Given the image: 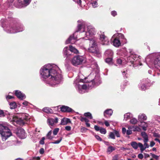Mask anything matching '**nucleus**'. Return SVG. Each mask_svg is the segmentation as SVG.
I'll return each mask as SVG.
<instances>
[{
  "label": "nucleus",
  "mask_w": 160,
  "mask_h": 160,
  "mask_svg": "<svg viewBox=\"0 0 160 160\" xmlns=\"http://www.w3.org/2000/svg\"><path fill=\"white\" fill-rule=\"evenodd\" d=\"M61 71L59 67L53 64L48 63L42 67L39 70L41 80L49 86L54 87L62 81Z\"/></svg>",
  "instance_id": "1"
},
{
  "label": "nucleus",
  "mask_w": 160,
  "mask_h": 160,
  "mask_svg": "<svg viewBox=\"0 0 160 160\" xmlns=\"http://www.w3.org/2000/svg\"><path fill=\"white\" fill-rule=\"evenodd\" d=\"M78 24L77 26V30L73 34L71 35L66 41V44L74 43L77 40L78 32L80 33L81 35L83 37L82 39L87 38L86 40H90L92 38H90L94 35L96 33V31L95 28L91 26L87 27L85 22L80 20L78 21Z\"/></svg>",
  "instance_id": "2"
},
{
  "label": "nucleus",
  "mask_w": 160,
  "mask_h": 160,
  "mask_svg": "<svg viewBox=\"0 0 160 160\" xmlns=\"http://www.w3.org/2000/svg\"><path fill=\"white\" fill-rule=\"evenodd\" d=\"M6 115H9L8 116V118H10L11 121L15 122L20 125H24L25 123H27L29 120L30 117L29 115L26 113L17 114L13 115L8 112H4L2 110H0V117L5 116Z\"/></svg>",
  "instance_id": "3"
},
{
  "label": "nucleus",
  "mask_w": 160,
  "mask_h": 160,
  "mask_svg": "<svg viewBox=\"0 0 160 160\" xmlns=\"http://www.w3.org/2000/svg\"><path fill=\"white\" fill-rule=\"evenodd\" d=\"M0 23L4 31L8 33H18L24 30V27L22 24L14 22L7 23L6 20L4 19L1 20Z\"/></svg>",
  "instance_id": "4"
},
{
  "label": "nucleus",
  "mask_w": 160,
  "mask_h": 160,
  "mask_svg": "<svg viewBox=\"0 0 160 160\" xmlns=\"http://www.w3.org/2000/svg\"><path fill=\"white\" fill-rule=\"evenodd\" d=\"M82 75L80 74L76 78V81L74 83L75 87L78 92L80 93H83L90 88L93 87L90 85L89 81L86 80V78H83Z\"/></svg>",
  "instance_id": "5"
},
{
  "label": "nucleus",
  "mask_w": 160,
  "mask_h": 160,
  "mask_svg": "<svg viewBox=\"0 0 160 160\" xmlns=\"http://www.w3.org/2000/svg\"><path fill=\"white\" fill-rule=\"evenodd\" d=\"M122 49L123 54L126 57L128 62H130L134 65H142V63L140 62V56L135 54L131 49L127 50L126 48H124Z\"/></svg>",
  "instance_id": "6"
},
{
  "label": "nucleus",
  "mask_w": 160,
  "mask_h": 160,
  "mask_svg": "<svg viewBox=\"0 0 160 160\" xmlns=\"http://www.w3.org/2000/svg\"><path fill=\"white\" fill-rule=\"evenodd\" d=\"M146 63L153 65L160 72V53H153L147 56L145 59Z\"/></svg>",
  "instance_id": "7"
},
{
  "label": "nucleus",
  "mask_w": 160,
  "mask_h": 160,
  "mask_svg": "<svg viewBox=\"0 0 160 160\" xmlns=\"http://www.w3.org/2000/svg\"><path fill=\"white\" fill-rule=\"evenodd\" d=\"M111 41L114 46L119 47L122 43L123 44L126 43V39L122 34L117 33L115 34L112 36L111 39Z\"/></svg>",
  "instance_id": "8"
},
{
  "label": "nucleus",
  "mask_w": 160,
  "mask_h": 160,
  "mask_svg": "<svg viewBox=\"0 0 160 160\" xmlns=\"http://www.w3.org/2000/svg\"><path fill=\"white\" fill-rule=\"evenodd\" d=\"M90 41V44L88 50L89 52H92L98 57L101 56L100 51L96 41L94 39H92Z\"/></svg>",
  "instance_id": "9"
},
{
  "label": "nucleus",
  "mask_w": 160,
  "mask_h": 160,
  "mask_svg": "<svg viewBox=\"0 0 160 160\" xmlns=\"http://www.w3.org/2000/svg\"><path fill=\"white\" fill-rule=\"evenodd\" d=\"M150 80L148 78H145L141 80L138 87L141 90L145 91L148 89L151 85Z\"/></svg>",
  "instance_id": "10"
},
{
  "label": "nucleus",
  "mask_w": 160,
  "mask_h": 160,
  "mask_svg": "<svg viewBox=\"0 0 160 160\" xmlns=\"http://www.w3.org/2000/svg\"><path fill=\"white\" fill-rule=\"evenodd\" d=\"M85 61L84 58L80 56H76L74 57L71 60L72 64L75 66L80 65Z\"/></svg>",
  "instance_id": "11"
},
{
  "label": "nucleus",
  "mask_w": 160,
  "mask_h": 160,
  "mask_svg": "<svg viewBox=\"0 0 160 160\" xmlns=\"http://www.w3.org/2000/svg\"><path fill=\"white\" fill-rule=\"evenodd\" d=\"M73 52L75 53H78V51L72 45L69 46V49L68 47H66L64 48L63 50V54L66 57H68L71 54L69 52Z\"/></svg>",
  "instance_id": "12"
},
{
  "label": "nucleus",
  "mask_w": 160,
  "mask_h": 160,
  "mask_svg": "<svg viewBox=\"0 0 160 160\" xmlns=\"http://www.w3.org/2000/svg\"><path fill=\"white\" fill-rule=\"evenodd\" d=\"M32 0H18L17 2L14 3V6L17 8H21L28 5Z\"/></svg>",
  "instance_id": "13"
},
{
  "label": "nucleus",
  "mask_w": 160,
  "mask_h": 160,
  "mask_svg": "<svg viewBox=\"0 0 160 160\" xmlns=\"http://www.w3.org/2000/svg\"><path fill=\"white\" fill-rule=\"evenodd\" d=\"M0 134L1 139L3 141H5L8 138L12 135V133L10 130L8 128L5 129Z\"/></svg>",
  "instance_id": "14"
},
{
  "label": "nucleus",
  "mask_w": 160,
  "mask_h": 160,
  "mask_svg": "<svg viewBox=\"0 0 160 160\" xmlns=\"http://www.w3.org/2000/svg\"><path fill=\"white\" fill-rule=\"evenodd\" d=\"M90 85L93 87L97 86L99 85L101 83V79L100 76L97 74L95 76L94 79L89 81Z\"/></svg>",
  "instance_id": "15"
},
{
  "label": "nucleus",
  "mask_w": 160,
  "mask_h": 160,
  "mask_svg": "<svg viewBox=\"0 0 160 160\" xmlns=\"http://www.w3.org/2000/svg\"><path fill=\"white\" fill-rule=\"evenodd\" d=\"M99 39L102 45H108L109 43L108 38L105 36L103 32L100 35Z\"/></svg>",
  "instance_id": "16"
},
{
  "label": "nucleus",
  "mask_w": 160,
  "mask_h": 160,
  "mask_svg": "<svg viewBox=\"0 0 160 160\" xmlns=\"http://www.w3.org/2000/svg\"><path fill=\"white\" fill-rule=\"evenodd\" d=\"M14 94L17 97L21 100H23L26 98L25 94L21 91L18 90H16L14 91Z\"/></svg>",
  "instance_id": "17"
},
{
  "label": "nucleus",
  "mask_w": 160,
  "mask_h": 160,
  "mask_svg": "<svg viewBox=\"0 0 160 160\" xmlns=\"http://www.w3.org/2000/svg\"><path fill=\"white\" fill-rule=\"evenodd\" d=\"M148 141V140H143V145L142 143L139 142V147L141 152H142L146 149L149 148V145L147 143Z\"/></svg>",
  "instance_id": "18"
},
{
  "label": "nucleus",
  "mask_w": 160,
  "mask_h": 160,
  "mask_svg": "<svg viewBox=\"0 0 160 160\" xmlns=\"http://www.w3.org/2000/svg\"><path fill=\"white\" fill-rule=\"evenodd\" d=\"M60 110L63 112H73L74 110L71 108L67 106L62 105L60 107Z\"/></svg>",
  "instance_id": "19"
},
{
  "label": "nucleus",
  "mask_w": 160,
  "mask_h": 160,
  "mask_svg": "<svg viewBox=\"0 0 160 160\" xmlns=\"http://www.w3.org/2000/svg\"><path fill=\"white\" fill-rule=\"evenodd\" d=\"M17 135L20 138L22 139H24L26 137V134L25 133L24 130L22 128L18 130Z\"/></svg>",
  "instance_id": "20"
},
{
  "label": "nucleus",
  "mask_w": 160,
  "mask_h": 160,
  "mask_svg": "<svg viewBox=\"0 0 160 160\" xmlns=\"http://www.w3.org/2000/svg\"><path fill=\"white\" fill-rule=\"evenodd\" d=\"M89 60L91 63V67L93 69H98V66L95 60L91 58Z\"/></svg>",
  "instance_id": "21"
},
{
  "label": "nucleus",
  "mask_w": 160,
  "mask_h": 160,
  "mask_svg": "<svg viewBox=\"0 0 160 160\" xmlns=\"http://www.w3.org/2000/svg\"><path fill=\"white\" fill-rule=\"evenodd\" d=\"M58 118L56 117L54 119L49 118L47 120V123L49 126H52L54 123L58 122Z\"/></svg>",
  "instance_id": "22"
},
{
  "label": "nucleus",
  "mask_w": 160,
  "mask_h": 160,
  "mask_svg": "<svg viewBox=\"0 0 160 160\" xmlns=\"http://www.w3.org/2000/svg\"><path fill=\"white\" fill-rule=\"evenodd\" d=\"M113 113V111L111 109H108L105 110L103 113L104 116L106 118L110 117Z\"/></svg>",
  "instance_id": "23"
},
{
  "label": "nucleus",
  "mask_w": 160,
  "mask_h": 160,
  "mask_svg": "<svg viewBox=\"0 0 160 160\" xmlns=\"http://www.w3.org/2000/svg\"><path fill=\"white\" fill-rule=\"evenodd\" d=\"M13 140L7 142V144L8 146H12L17 145V138L14 137H13Z\"/></svg>",
  "instance_id": "24"
},
{
  "label": "nucleus",
  "mask_w": 160,
  "mask_h": 160,
  "mask_svg": "<svg viewBox=\"0 0 160 160\" xmlns=\"http://www.w3.org/2000/svg\"><path fill=\"white\" fill-rule=\"evenodd\" d=\"M71 122L69 119L64 118L61 120L60 124L62 125H66L68 123H70Z\"/></svg>",
  "instance_id": "25"
},
{
  "label": "nucleus",
  "mask_w": 160,
  "mask_h": 160,
  "mask_svg": "<svg viewBox=\"0 0 160 160\" xmlns=\"http://www.w3.org/2000/svg\"><path fill=\"white\" fill-rule=\"evenodd\" d=\"M124 120L127 121L129 119H131L133 117L132 115L130 113H127L124 115Z\"/></svg>",
  "instance_id": "26"
},
{
  "label": "nucleus",
  "mask_w": 160,
  "mask_h": 160,
  "mask_svg": "<svg viewBox=\"0 0 160 160\" xmlns=\"http://www.w3.org/2000/svg\"><path fill=\"white\" fill-rule=\"evenodd\" d=\"M147 117L144 113L140 114L138 116V119L139 121H145L146 120Z\"/></svg>",
  "instance_id": "27"
},
{
  "label": "nucleus",
  "mask_w": 160,
  "mask_h": 160,
  "mask_svg": "<svg viewBox=\"0 0 160 160\" xmlns=\"http://www.w3.org/2000/svg\"><path fill=\"white\" fill-rule=\"evenodd\" d=\"M105 55L106 57H112L113 55V52L112 50L110 49L107 50L105 52Z\"/></svg>",
  "instance_id": "28"
},
{
  "label": "nucleus",
  "mask_w": 160,
  "mask_h": 160,
  "mask_svg": "<svg viewBox=\"0 0 160 160\" xmlns=\"http://www.w3.org/2000/svg\"><path fill=\"white\" fill-rule=\"evenodd\" d=\"M42 110L44 112L47 113H52L53 111L50 108L48 107H45L42 109Z\"/></svg>",
  "instance_id": "29"
},
{
  "label": "nucleus",
  "mask_w": 160,
  "mask_h": 160,
  "mask_svg": "<svg viewBox=\"0 0 160 160\" xmlns=\"http://www.w3.org/2000/svg\"><path fill=\"white\" fill-rule=\"evenodd\" d=\"M148 123L147 122H141V126L142 128V129L144 131L147 130V128L148 126Z\"/></svg>",
  "instance_id": "30"
},
{
  "label": "nucleus",
  "mask_w": 160,
  "mask_h": 160,
  "mask_svg": "<svg viewBox=\"0 0 160 160\" xmlns=\"http://www.w3.org/2000/svg\"><path fill=\"white\" fill-rule=\"evenodd\" d=\"M131 145L134 149H136L139 147V143H137L135 142H132L131 143Z\"/></svg>",
  "instance_id": "31"
},
{
  "label": "nucleus",
  "mask_w": 160,
  "mask_h": 160,
  "mask_svg": "<svg viewBox=\"0 0 160 160\" xmlns=\"http://www.w3.org/2000/svg\"><path fill=\"white\" fill-rule=\"evenodd\" d=\"M105 62L107 63L110 65H112L113 64L112 58V57L107 58L105 60Z\"/></svg>",
  "instance_id": "32"
},
{
  "label": "nucleus",
  "mask_w": 160,
  "mask_h": 160,
  "mask_svg": "<svg viewBox=\"0 0 160 160\" xmlns=\"http://www.w3.org/2000/svg\"><path fill=\"white\" fill-rule=\"evenodd\" d=\"M152 75L153 76H156V75H160V73L158 72L157 71H156L155 72H154V71L152 72V70H149L148 71V73L150 74H152Z\"/></svg>",
  "instance_id": "33"
},
{
  "label": "nucleus",
  "mask_w": 160,
  "mask_h": 160,
  "mask_svg": "<svg viewBox=\"0 0 160 160\" xmlns=\"http://www.w3.org/2000/svg\"><path fill=\"white\" fill-rule=\"evenodd\" d=\"M8 127L5 125L0 124V134L2 133L3 131H4L5 129L6 128H8Z\"/></svg>",
  "instance_id": "34"
},
{
  "label": "nucleus",
  "mask_w": 160,
  "mask_h": 160,
  "mask_svg": "<svg viewBox=\"0 0 160 160\" xmlns=\"http://www.w3.org/2000/svg\"><path fill=\"white\" fill-rule=\"evenodd\" d=\"M127 82L125 81L123 82L121 85V89L122 91H123L124 89L125 88V87L127 85Z\"/></svg>",
  "instance_id": "35"
},
{
  "label": "nucleus",
  "mask_w": 160,
  "mask_h": 160,
  "mask_svg": "<svg viewBox=\"0 0 160 160\" xmlns=\"http://www.w3.org/2000/svg\"><path fill=\"white\" fill-rule=\"evenodd\" d=\"M84 115L89 118L90 119H92L93 117L92 115L90 112H85L84 113Z\"/></svg>",
  "instance_id": "36"
},
{
  "label": "nucleus",
  "mask_w": 160,
  "mask_h": 160,
  "mask_svg": "<svg viewBox=\"0 0 160 160\" xmlns=\"http://www.w3.org/2000/svg\"><path fill=\"white\" fill-rule=\"evenodd\" d=\"M9 105L10 108L11 109H14L17 107L16 104L14 102H13L10 103L9 104Z\"/></svg>",
  "instance_id": "37"
},
{
  "label": "nucleus",
  "mask_w": 160,
  "mask_h": 160,
  "mask_svg": "<svg viewBox=\"0 0 160 160\" xmlns=\"http://www.w3.org/2000/svg\"><path fill=\"white\" fill-rule=\"evenodd\" d=\"M114 150H115L114 148L112 146H110L108 148L107 152L108 153L110 154Z\"/></svg>",
  "instance_id": "38"
},
{
  "label": "nucleus",
  "mask_w": 160,
  "mask_h": 160,
  "mask_svg": "<svg viewBox=\"0 0 160 160\" xmlns=\"http://www.w3.org/2000/svg\"><path fill=\"white\" fill-rule=\"evenodd\" d=\"M142 136L143 138V140H148V136L147 133L145 132H142L141 133Z\"/></svg>",
  "instance_id": "39"
},
{
  "label": "nucleus",
  "mask_w": 160,
  "mask_h": 160,
  "mask_svg": "<svg viewBox=\"0 0 160 160\" xmlns=\"http://www.w3.org/2000/svg\"><path fill=\"white\" fill-rule=\"evenodd\" d=\"M137 120L134 118H131L130 121V123L132 124H135L137 123Z\"/></svg>",
  "instance_id": "40"
},
{
  "label": "nucleus",
  "mask_w": 160,
  "mask_h": 160,
  "mask_svg": "<svg viewBox=\"0 0 160 160\" xmlns=\"http://www.w3.org/2000/svg\"><path fill=\"white\" fill-rule=\"evenodd\" d=\"M52 133V131H49L47 135V138L51 140L53 138V137L51 136Z\"/></svg>",
  "instance_id": "41"
},
{
  "label": "nucleus",
  "mask_w": 160,
  "mask_h": 160,
  "mask_svg": "<svg viewBox=\"0 0 160 160\" xmlns=\"http://www.w3.org/2000/svg\"><path fill=\"white\" fill-rule=\"evenodd\" d=\"M93 1L92 3V7L94 8H96L97 7L98 3L97 1L98 0H92Z\"/></svg>",
  "instance_id": "42"
},
{
  "label": "nucleus",
  "mask_w": 160,
  "mask_h": 160,
  "mask_svg": "<svg viewBox=\"0 0 160 160\" xmlns=\"http://www.w3.org/2000/svg\"><path fill=\"white\" fill-rule=\"evenodd\" d=\"M140 128L138 127L137 126H133L132 130L133 131H140Z\"/></svg>",
  "instance_id": "43"
},
{
  "label": "nucleus",
  "mask_w": 160,
  "mask_h": 160,
  "mask_svg": "<svg viewBox=\"0 0 160 160\" xmlns=\"http://www.w3.org/2000/svg\"><path fill=\"white\" fill-rule=\"evenodd\" d=\"M80 120L82 122H89V120L86 118L81 117Z\"/></svg>",
  "instance_id": "44"
},
{
  "label": "nucleus",
  "mask_w": 160,
  "mask_h": 160,
  "mask_svg": "<svg viewBox=\"0 0 160 160\" xmlns=\"http://www.w3.org/2000/svg\"><path fill=\"white\" fill-rule=\"evenodd\" d=\"M99 131L101 133L104 134H105L107 132L106 129L102 127L100 128Z\"/></svg>",
  "instance_id": "45"
},
{
  "label": "nucleus",
  "mask_w": 160,
  "mask_h": 160,
  "mask_svg": "<svg viewBox=\"0 0 160 160\" xmlns=\"http://www.w3.org/2000/svg\"><path fill=\"white\" fill-rule=\"evenodd\" d=\"M109 136L110 138L111 139H115V137L114 132H110L109 134Z\"/></svg>",
  "instance_id": "46"
},
{
  "label": "nucleus",
  "mask_w": 160,
  "mask_h": 160,
  "mask_svg": "<svg viewBox=\"0 0 160 160\" xmlns=\"http://www.w3.org/2000/svg\"><path fill=\"white\" fill-rule=\"evenodd\" d=\"M128 69L127 68H125L123 71H122V73L123 76H125L127 74Z\"/></svg>",
  "instance_id": "47"
},
{
  "label": "nucleus",
  "mask_w": 160,
  "mask_h": 160,
  "mask_svg": "<svg viewBox=\"0 0 160 160\" xmlns=\"http://www.w3.org/2000/svg\"><path fill=\"white\" fill-rule=\"evenodd\" d=\"M59 130V129L58 128H56L54 129L53 131V134L55 135H57L58 132Z\"/></svg>",
  "instance_id": "48"
},
{
  "label": "nucleus",
  "mask_w": 160,
  "mask_h": 160,
  "mask_svg": "<svg viewBox=\"0 0 160 160\" xmlns=\"http://www.w3.org/2000/svg\"><path fill=\"white\" fill-rule=\"evenodd\" d=\"M114 134L116 135L117 137H120V135L119 134V132L118 131L114 130L113 131Z\"/></svg>",
  "instance_id": "49"
},
{
  "label": "nucleus",
  "mask_w": 160,
  "mask_h": 160,
  "mask_svg": "<svg viewBox=\"0 0 160 160\" xmlns=\"http://www.w3.org/2000/svg\"><path fill=\"white\" fill-rule=\"evenodd\" d=\"M111 14L112 16L114 17L117 15V12L114 10L112 11L111 12Z\"/></svg>",
  "instance_id": "50"
},
{
  "label": "nucleus",
  "mask_w": 160,
  "mask_h": 160,
  "mask_svg": "<svg viewBox=\"0 0 160 160\" xmlns=\"http://www.w3.org/2000/svg\"><path fill=\"white\" fill-rule=\"evenodd\" d=\"M45 139V138L44 137H43L42 138L41 140L39 141V143L41 145H43L44 144V140Z\"/></svg>",
  "instance_id": "51"
},
{
  "label": "nucleus",
  "mask_w": 160,
  "mask_h": 160,
  "mask_svg": "<svg viewBox=\"0 0 160 160\" xmlns=\"http://www.w3.org/2000/svg\"><path fill=\"white\" fill-rule=\"evenodd\" d=\"M117 63L118 64H121L122 62V60L120 58H118L117 59Z\"/></svg>",
  "instance_id": "52"
},
{
  "label": "nucleus",
  "mask_w": 160,
  "mask_h": 160,
  "mask_svg": "<svg viewBox=\"0 0 160 160\" xmlns=\"http://www.w3.org/2000/svg\"><path fill=\"white\" fill-rule=\"evenodd\" d=\"M74 2H76L80 6L81 5L82 1L81 0H73Z\"/></svg>",
  "instance_id": "53"
},
{
  "label": "nucleus",
  "mask_w": 160,
  "mask_h": 160,
  "mask_svg": "<svg viewBox=\"0 0 160 160\" xmlns=\"http://www.w3.org/2000/svg\"><path fill=\"white\" fill-rule=\"evenodd\" d=\"M62 138H61L59 140H57L55 142H52V143L53 144H58L62 140Z\"/></svg>",
  "instance_id": "54"
},
{
  "label": "nucleus",
  "mask_w": 160,
  "mask_h": 160,
  "mask_svg": "<svg viewBox=\"0 0 160 160\" xmlns=\"http://www.w3.org/2000/svg\"><path fill=\"white\" fill-rule=\"evenodd\" d=\"M29 103L28 102L26 101H24V102L22 103V105L25 106H28Z\"/></svg>",
  "instance_id": "55"
},
{
  "label": "nucleus",
  "mask_w": 160,
  "mask_h": 160,
  "mask_svg": "<svg viewBox=\"0 0 160 160\" xmlns=\"http://www.w3.org/2000/svg\"><path fill=\"white\" fill-rule=\"evenodd\" d=\"M95 137L96 138L98 141H102V139L99 136L97 135H95Z\"/></svg>",
  "instance_id": "56"
},
{
  "label": "nucleus",
  "mask_w": 160,
  "mask_h": 160,
  "mask_svg": "<svg viewBox=\"0 0 160 160\" xmlns=\"http://www.w3.org/2000/svg\"><path fill=\"white\" fill-rule=\"evenodd\" d=\"M88 129L85 128H82L81 129V132H86Z\"/></svg>",
  "instance_id": "57"
},
{
  "label": "nucleus",
  "mask_w": 160,
  "mask_h": 160,
  "mask_svg": "<svg viewBox=\"0 0 160 160\" xmlns=\"http://www.w3.org/2000/svg\"><path fill=\"white\" fill-rule=\"evenodd\" d=\"M150 154L152 155V157L156 159L157 160H158V156L156 155L155 154H152V153H151Z\"/></svg>",
  "instance_id": "58"
},
{
  "label": "nucleus",
  "mask_w": 160,
  "mask_h": 160,
  "mask_svg": "<svg viewBox=\"0 0 160 160\" xmlns=\"http://www.w3.org/2000/svg\"><path fill=\"white\" fill-rule=\"evenodd\" d=\"M94 128L97 131H99L100 128L97 125H95L94 126Z\"/></svg>",
  "instance_id": "59"
},
{
  "label": "nucleus",
  "mask_w": 160,
  "mask_h": 160,
  "mask_svg": "<svg viewBox=\"0 0 160 160\" xmlns=\"http://www.w3.org/2000/svg\"><path fill=\"white\" fill-rule=\"evenodd\" d=\"M132 133V130H127L126 131V134L127 135H130Z\"/></svg>",
  "instance_id": "60"
},
{
  "label": "nucleus",
  "mask_w": 160,
  "mask_h": 160,
  "mask_svg": "<svg viewBox=\"0 0 160 160\" xmlns=\"http://www.w3.org/2000/svg\"><path fill=\"white\" fill-rule=\"evenodd\" d=\"M8 14H9V15L7 14L6 16H5V18H6V19L7 18H10L12 16V13L11 12H8Z\"/></svg>",
  "instance_id": "61"
},
{
  "label": "nucleus",
  "mask_w": 160,
  "mask_h": 160,
  "mask_svg": "<svg viewBox=\"0 0 160 160\" xmlns=\"http://www.w3.org/2000/svg\"><path fill=\"white\" fill-rule=\"evenodd\" d=\"M14 98V97L11 96L9 95H8L6 96V99L7 100L8 99H11L12 98Z\"/></svg>",
  "instance_id": "62"
},
{
  "label": "nucleus",
  "mask_w": 160,
  "mask_h": 160,
  "mask_svg": "<svg viewBox=\"0 0 160 160\" xmlns=\"http://www.w3.org/2000/svg\"><path fill=\"white\" fill-rule=\"evenodd\" d=\"M71 129V127L70 126H67L65 127V129L68 131H70Z\"/></svg>",
  "instance_id": "63"
},
{
  "label": "nucleus",
  "mask_w": 160,
  "mask_h": 160,
  "mask_svg": "<svg viewBox=\"0 0 160 160\" xmlns=\"http://www.w3.org/2000/svg\"><path fill=\"white\" fill-rule=\"evenodd\" d=\"M122 133L123 134H125V133H126V130L125 128H122Z\"/></svg>",
  "instance_id": "64"
}]
</instances>
